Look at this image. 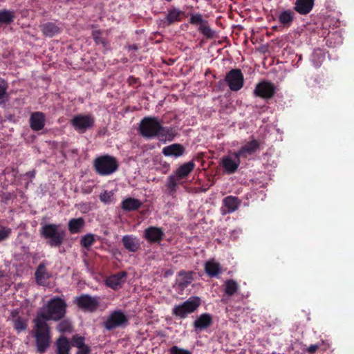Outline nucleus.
<instances>
[{
    "label": "nucleus",
    "mask_w": 354,
    "mask_h": 354,
    "mask_svg": "<svg viewBox=\"0 0 354 354\" xmlns=\"http://www.w3.org/2000/svg\"><path fill=\"white\" fill-rule=\"evenodd\" d=\"M93 167L100 176H109L116 171L119 167L117 159L110 155H104L95 159Z\"/></svg>",
    "instance_id": "4"
},
{
    "label": "nucleus",
    "mask_w": 354,
    "mask_h": 354,
    "mask_svg": "<svg viewBox=\"0 0 354 354\" xmlns=\"http://www.w3.org/2000/svg\"><path fill=\"white\" fill-rule=\"evenodd\" d=\"M30 127L35 131H39L44 129L46 124V116L43 112L36 111L30 115L29 120Z\"/></svg>",
    "instance_id": "19"
},
{
    "label": "nucleus",
    "mask_w": 354,
    "mask_h": 354,
    "mask_svg": "<svg viewBox=\"0 0 354 354\" xmlns=\"http://www.w3.org/2000/svg\"><path fill=\"white\" fill-rule=\"evenodd\" d=\"M198 30L207 38L211 39L214 36V31L210 28L207 24H203L200 26Z\"/></svg>",
    "instance_id": "39"
},
{
    "label": "nucleus",
    "mask_w": 354,
    "mask_h": 354,
    "mask_svg": "<svg viewBox=\"0 0 354 354\" xmlns=\"http://www.w3.org/2000/svg\"><path fill=\"white\" fill-rule=\"evenodd\" d=\"M195 164L193 161L187 162L180 165L175 174L170 175L167 178V186L171 192H175L180 181L189 176L194 170Z\"/></svg>",
    "instance_id": "5"
},
{
    "label": "nucleus",
    "mask_w": 354,
    "mask_h": 354,
    "mask_svg": "<svg viewBox=\"0 0 354 354\" xmlns=\"http://www.w3.org/2000/svg\"><path fill=\"white\" fill-rule=\"evenodd\" d=\"M319 344H311L306 349V351L310 354H314L319 349Z\"/></svg>",
    "instance_id": "46"
},
{
    "label": "nucleus",
    "mask_w": 354,
    "mask_h": 354,
    "mask_svg": "<svg viewBox=\"0 0 354 354\" xmlns=\"http://www.w3.org/2000/svg\"><path fill=\"white\" fill-rule=\"evenodd\" d=\"M169 354H192V353L187 349L173 346L169 348Z\"/></svg>",
    "instance_id": "43"
},
{
    "label": "nucleus",
    "mask_w": 354,
    "mask_h": 354,
    "mask_svg": "<svg viewBox=\"0 0 354 354\" xmlns=\"http://www.w3.org/2000/svg\"><path fill=\"white\" fill-rule=\"evenodd\" d=\"M129 324L127 316L120 310L113 311L104 323V326L108 330L119 327L127 326Z\"/></svg>",
    "instance_id": "9"
},
{
    "label": "nucleus",
    "mask_w": 354,
    "mask_h": 354,
    "mask_svg": "<svg viewBox=\"0 0 354 354\" xmlns=\"http://www.w3.org/2000/svg\"><path fill=\"white\" fill-rule=\"evenodd\" d=\"M201 304V299L199 297H191L183 303L174 306L172 314L180 319H185L188 315L195 312Z\"/></svg>",
    "instance_id": "6"
},
{
    "label": "nucleus",
    "mask_w": 354,
    "mask_h": 354,
    "mask_svg": "<svg viewBox=\"0 0 354 354\" xmlns=\"http://www.w3.org/2000/svg\"><path fill=\"white\" fill-rule=\"evenodd\" d=\"M189 23L193 25L200 24L201 26L203 24H207V21L203 19L202 15L200 13H196L191 16Z\"/></svg>",
    "instance_id": "41"
},
{
    "label": "nucleus",
    "mask_w": 354,
    "mask_h": 354,
    "mask_svg": "<svg viewBox=\"0 0 354 354\" xmlns=\"http://www.w3.org/2000/svg\"><path fill=\"white\" fill-rule=\"evenodd\" d=\"M92 37L96 44H102L104 46H106L105 39L101 37V31L99 30H93L92 32Z\"/></svg>",
    "instance_id": "42"
},
{
    "label": "nucleus",
    "mask_w": 354,
    "mask_h": 354,
    "mask_svg": "<svg viewBox=\"0 0 354 354\" xmlns=\"http://www.w3.org/2000/svg\"><path fill=\"white\" fill-rule=\"evenodd\" d=\"M85 339L84 337L79 335L78 334L74 335L71 339V346L77 347L79 350L84 349L85 347H90L84 344Z\"/></svg>",
    "instance_id": "35"
},
{
    "label": "nucleus",
    "mask_w": 354,
    "mask_h": 354,
    "mask_svg": "<svg viewBox=\"0 0 354 354\" xmlns=\"http://www.w3.org/2000/svg\"><path fill=\"white\" fill-rule=\"evenodd\" d=\"M39 29L43 35L47 37H53L62 32L61 23L56 21H47L39 25Z\"/></svg>",
    "instance_id": "13"
},
{
    "label": "nucleus",
    "mask_w": 354,
    "mask_h": 354,
    "mask_svg": "<svg viewBox=\"0 0 354 354\" xmlns=\"http://www.w3.org/2000/svg\"><path fill=\"white\" fill-rule=\"evenodd\" d=\"M225 81L232 91L241 90L244 84V76L241 69L234 68L227 73Z\"/></svg>",
    "instance_id": "11"
},
{
    "label": "nucleus",
    "mask_w": 354,
    "mask_h": 354,
    "mask_svg": "<svg viewBox=\"0 0 354 354\" xmlns=\"http://www.w3.org/2000/svg\"><path fill=\"white\" fill-rule=\"evenodd\" d=\"M11 233V230L8 227H1L0 228V242L7 239Z\"/></svg>",
    "instance_id": "45"
},
{
    "label": "nucleus",
    "mask_w": 354,
    "mask_h": 354,
    "mask_svg": "<svg viewBox=\"0 0 354 354\" xmlns=\"http://www.w3.org/2000/svg\"><path fill=\"white\" fill-rule=\"evenodd\" d=\"M95 242V235L93 234H87L81 238L80 245L84 248L89 249Z\"/></svg>",
    "instance_id": "36"
},
{
    "label": "nucleus",
    "mask_w": 354,
    "mask_h": 354,
    "mask_svg": "<svg viewBox=\"0 0 354 354\" xmlns=\"http://www.w3.org/2000/svg\"><path fill=\"white\" fill-rule=\"evenodd\" d=\"M23 328H24V329H25V328H26V325H25V324H24V323Z\"/></svg>",
    "instance_id": "51"
},
{
    "label": "nucleus",
    "mask_w": 354,
    "mask_h": 354,
    "mask_svg": "<svg viewBox=\"0 0 354 354\" xmlns=\"http://www.w3.org/2000/svg\"><path fill=\"white\" fill-rule=\"evenodd\" d=\"M183 15L184 12L178 9L173 8L169 10L166 17L168 25H171L176 21H180L181 16Z\"/></svg>",
    "instance_id": "32"
},
{
    "label": "nucleus",
    "mask_w": 354,
    "mask_h": 354,
    "mask_svg": "<svg viewBox=\"0 0 354 354\" xmlns=\"http://www.w3.org/2000/svg\"><path fill=\"white\" fill-rule=\"evenodd\" d=\"M41 235L46 240L48 245L57 248L63 243L66 231L62 229L59 225L48 223L41 227Z\"/></svg>",
    "instance_id": "3"
},
{
    "label": "nucleus",
    "mask_w": 354,
    "mask_h": 354,
    "mask_svg": "<svg viewBox=\"0 0 354 354\" xmlns=\"http://www.w3.org/2000/svg\"><path fill=\"white\" fill-rule=\"evenodd\" d=\"M57 329L60 333H70L73 330L71 323L67 320H62L57 325Z\"/></svg>",
    "instance_id": "38"
},
{
    "label": "nucleus",
    "mask_w": 354,
    "mask_h": 354,
    "mask_svg": "<svg viewBox=\"0 0 354 354\" xmlns=\"http://www.w3.org/2000/svg\"><path fill=\"white\" fill-rule=\"evenodd\" d=\"M194 274L193 271H185L183 270L179 271L176 279V284L178 289L180 291H183L187 288L193 281Z\"/></svg>",
    "instance_id": "18"
},
{
    "label": "nucleus",
    "mask_w": 354,
    "mask_h": 354,
    "mask_svg": "<svg viewBox=\"0 0 354 354\" xmlns=\"http://www.w3.org/2000/svg\"><path fill=\"white\" fill-rule=\"evenodd\" d=\"M10 319L17 332L22 331V310L20 308L13 310Z\"/></svg>",
    "instance_id": "30"
},
{
    "label": "nucleus",
    "mask_w": 354,
    "mask_h": 354,
    "mask_svg": "<svg viewBox=\"0 0 354 354\" xmlns=\"http://www.w3.org/2000/svg\"><path fill=\"white\" fill-rule=\"evenodd\" d=\"M26 176H28L30 177H34L35 176V171L32 172H28L26 174Z\"/></svg>",
    "instance_id": "50"
},
{
    "label": "nucleus",
    "mask_w": 354,
    "mask_h": 354,
    "mask_svg": "<svg viewBox=\"0 0 354 354\" xmlns=\"http://www.w3.org/2000/svg\"><path fill=\"white\" fill-rule=\"evenodd\" d=\"M315 0H296L294 10L300 15H306L311 12Z\"/></svg>",
    "instance_id": "23"
},
{
    "label": "nucleus",
    "mask_w": 354,
    "mask_h": 354,
    "mask_svg": "<svg viewBox=\"0 0 354 354\" xmlns=\"http://www.w3.org/2000/svg\"><path fill=\"white\" fill-rule=\"evenodd\" d=\"M204 270L207 276L211 278L218 277L223 272L221 264L214 259L205 263Z\"/></svg>",
    "instance_id": "21"
},
{
    "label": "nucleus",
    "mask_w": 354,
    "mask_h": 354,
    "mask_svg": "<svg viewBox=\"0 0 354 354\" xmlns=\"http://www.w3.org/2000/svg\"><path fill=\"white\" fill-rule=\"evenodd\" d=\"M57 354H70L71 344L67 337H60L56 342Z\"/></svg>",
    "instance_id": "31"
},
{
    "label": "nucleus",
    "mask_w": 354,
    "mask_h": 354,
    "mask_svg": "<svg viewBox=\"0 0 354 354\" xmlns=\"http://www.w3.org/2000/svg\"><path fill=\"white\" fill-rule=\"evenodd\" d=\"M212 324V317L209 313L201 315L194 322V326L196 330H203L207 329Z\"/></svg>",
    "instance_id": "24"
},
{
    "label": "nucleus",
    "mask_w": 354,
    "mask_h": 354,
    "mask_svg": "<svg viewBox=\"0 0 354 354\" xmlns=\"http://www.w3.org/2000/svg\"><path fill=\"white\" fill-rule=\"evenodd\" d=\"M113 194L111 192L104 191L100 195V199L104 203H110L112 201Z\"/></svg>",
    "instance_id": "44"
},
{
    "label": "nucleus",
    "mask_w": 354,
    "mask_h": 354,
    "mask_svg": "<svg viewBox=\"0 0 354 354\" xmlns=\"http://www.w3.org/2000/svg\"><path fill=\"white\" fill-rule=\"evenodd\" d=\"M142 205V203L139 199L129 197L122 201L121 207L126 212H132L138 210Z\"/></svg>",
    "instance_id": "26"
},
{
    "label": "nucleus",
    "mask_w": 354,
    "mask_h": 354,
    "mask_svg": "<svg viewBox=\"0 0 354 354\" xmlns=\"http://www.w3.org/2000/svg\"><path fill=\"white\" fill-rule=\"evenodd\" d=\"M34 335L37 352L44 354L46 352L51 342L50 328L47 322L40 319H34Z\"/></svg>",
    "instance_id": "2"
},
{
    "label": "nucleus",
    "mask_w": 354,
    "mask_h": 354,
    "mask_svg": "<svg viewBox=\"0 0 354 354\" xmlns=\"http://www.w3.org/2000/svg\"><path fill=\"white\" fill-rule=\"evenodd\" d=\"M176 134V133L175 129L169 127H162V125L161 124L160 129V131H158V136L171 141L174 139Z\"/></svg>",
    "instance_id": "33"
},
{
    "label": "nucleus",
    "mask_w": 354,
    "mask_h": 354,
    "mask_svg": "<svg viewBox=\"0 0 354 354\" xmlns=\"http://www.w3.org/2000/svg\"><path fill=\"white\" fill-rule=\"evenodd\" d=\"M185 151V147L178 143H174L165 147L162 150V153L165 156H171L174 158L182 156Z\"/></svg>",
    "instance_id": "22"
},
{
    "label": "nucleus",
    "mask_w": 354,
    "mask_h": 354,
    "mask_svg": "<svg viewBox=\"0 0 354 354\" xmlns=\"http://www.w3.org/2000/svg\"><path fill=\"white\" fill-rule=\"evenodd\" d=\"M223 203L224 207L227 209L226 213H232L239 208L241 201L236 196H228L224 198Z\"/></svg>",
    "instance_id": "28"
},
{
    "label": "nucleus",
    "mask_w": 354,
    "mask_h": 354,
    "mask_svg": "<svg viewBox=\"0 0 354 354\" xmlns=\"http://www.w3.org/2000/svg\"><path fill=\"white\" fill-rule=\"evenodd\" d=\"M165 236V232L161 227L151 226L146 228L144 231V237L151 243H160L163 240Z\"/></svg>",
    "instance_id": "14"
},
{
    "label": "nucleus",
    "mask_w": 354,
    "mask_h": 354,
    "mask_svg": "<svg viewBox=\"0 0 354 354\" xmlns=\"http://www.w3.org/2000/svg\"><path fill=\"white\" fill-rule=\"evenodd\" d=\"M241 163V158L237 156L232 158L230 156H224L220 165L223 168L225 173L228 174H234L238 169Z\"/></svg>",
    "instance_id": "17"
},
{
    "label": "nucleus",
    "mask_w": 354,
    "mask_h": 354,
    "mask_svg": "<svg viewBox=\"0 0 354 354\" xmlns=\"http://www.w3.org/2000/svg\"><path fill=\"white\" fill-rule=\"evenodd\" d=\"M71 124L75 131L83 133L94 126L95 118L91 114H78L71 120Z\"/></svg>",
    "instance_id": "8"
},
{
    "label": "nucleus",
    "mask_w": 354,
    "mask_h": 354,
    "mask_svg": "<svg viewBox=\"0 0 354 354\" xmlns=\"http://www.w3.org/2000/svg\"><path fill=\"white\" fill-rule=\"evenodd\" d=\"M7 88L6 82L0 78V104L4 103V98L7 96Z\"/></svg>",
    "instance_id": "40"
},
{
    "label": "nucleus",
    "mask_w": 354,
    "mask_h": 354,
    "mask_svg": "<svg viewBox=\"0 0 354 354\" xmlns=\"http://www.w3.org/2000/svg\"><path fill=\"white\" fill-rule=\"evenodd\" d=\"M122 242L124 248L129 252H135L140 247L139 240L131 235H124Z\"/></svg>",
    "instance_id": "25"
},
{
    "label": "nucleus",
    "mask_w": 354,
    "mask_h": 354,
    "mask_svg": "<svg viewBox=\"0 0 354 354\" xmlns=\"http://www.w3.org/2000/svg\"><path fill=\"white\" fill-rule=\"evenodd\" d=\"M91 349L90 347H85L84 349L79 350L77 354H90Z\"/></svg>",
    "instance_id": "47"
},
{
    "label": "nucleus",
    "mask_w": 354,
    "mask_h": 354,
    "mask_svg": "<svg viewBox=\"0 0 354 354\" xmlns=\"http://www.w3.org/2000/svg\"><path fill=\"white\" fill-rule=\"evenodd\" d=\"M259 147L260 142L259 140L252 139L243 145L237 151H235L233 155L240 158H247L248 156L254 154Z\"/></svg>",
    "instance_id": "15"
},
{
    "label": "nucleus",
    "mask_w": 354,
    "mask_h": 354,
    "mask_svg": "<svg viewBox=\"0 0 354 354\" xmlns=\"http://www.w3.org/2000/svg\"><path fill=\"white\" fill-rule=\"evenodd\" d=\"M239 289L238 283L233 279H227L225 282V293L232 296Z\"/></svg>",
    "instance_id": "34"
},
{
    "label": "nucleus",
    "mask_w": 354,
    "mask_h": 354,
    "mask_svg": "<svg viewBox=\"0 0 354 354\" xmlns=\"http://www.w3.org/2000/svg\"><path fill=\"white\" fill-rule=\"evenodd\" d=\"M295 12L292 10H283L278 12L277 17L280 26L283 28H289L295 19Z\"/></svg>",
    "instance_id": "20"
},
{
    "label": "nucleus",
    "mask_w": 354,
    "mask_h": 354,
    "mask_svg": "<svg viewBox=\"0 0 354 354\" xmlns=\"http://www.w3.org/2000/svg\"><path fill=\"white\" fill-rule=\"evenodd\" d=\"M276 92L277 88L273 83L263 80L256 84L253 94L255 97L268 100L272 99Z\"/></svg>",
    "instance_id": "10"
},
{
    "label": "nucleus",
    "mask_w": 354,
    "mask_h": 354,
    "mask_svg": "<svg viewBox=\"0 0 354 354\" xmlns=\"http://www.w3.org/2000/svg\"><path fill=\"white\" fill-rule=\"evenodd\" d=\"M127 277V272H119L107 277L105 283L111 289L118 290L122 288V284L126 281Z\"/></svg>",
    "instance_id": "16"
},
{
    "label": "nucleus",
    "mask_w": 354,
    "mask_h": 354,
    "mask_svg": "<svg viewBox=\"0 0 354 354\" xmlns=\"http://www.w3.org/2000/svg\"><path fill=\"white\" fill-rule=\"evenodd\" d=\"M66 307V303L63 299L53 297L41 308L35 319L45 322L50 320L59 321L65 316Z\"/></svg>",
    "instance_id": "1"
},
{
    "label": "nucleus",
    "mask_w": 354,
    "mask_h": 354,
    "mask_svg": "<svg viewBox=\"0 0 354 354\" xmlns=\"http://www.w3.org/2000/svg\"><path fill=\"white\" fill-rule=\"evenodd\" d=\"M12 12L7 10H0V24H10L13 21Z\"/></svg>",
    "instance_id": "37"
},
{
    "label": "nucleus",
    "mask_w": 354,
    "mask_h": 354,
    "mask_svg": "<svg viewBox=\"0 0 354 354\" xmlns=\"http://www.w3.org/2000/svg\"><path fill=\"white\" fill-rule=\"evenodd\" d=\"M171 273L169 272H166V274H171Z\"/></svg>",
    "instance_id": "52"
},
{
    "label": "nucleus",
    "mask_w": 354,
    "mask_h": 354,
    "mask_svg": "<svg viewBox=\"0 0 354 354\" xmlns=\"http://www.w3.org/2000/svg\"><path fill=\"white\" fill-rule=\"evenodd\" d=\"M129 50H138V46L137 44H131L128 46Z\"/></svg>",
    "instance_id": "49"
},
{
    "label": "nucleus",
    "mask_w": 354,
    "mask_h": 354,
    "mask_svg": "<svg viewBox=\"0 0 354 354\" xmlns=\"http://www.w3.org/2000/svg\"><path fill=\"white\" fill-rule=\"evenodd\" d=\"M35 277L37 284L44 286L49 278V274L46 271V266L44 263H40L35 272Z\"/></svg>",
    "instance_id": "27"
},
{
    "label": "nucleus",
    "mask_w": 354,
    "mask_h": 354,
    "mask_svg": "<svg viewBox=\"0 0 354 354\" xmlns=\"http://www.w3.org/2000/svg\"><path fill=\"white\" fill-rule=\"evenodd\" d=\"M85 225L84 219L82 217L77 218H71L68 223V228L71 234L80 233Z\"/></svg>",
    "instance_id": "29"
},
{
    "label": "nucleus",
    "mask_w": 354,
    "mask_h": 354,
    "mask_svg": "<svg viewBox=\"0 0 354 354\" xmlns=\"http://www.w3.org/2000/svg\"><path fill=\"white\" fill-rule=\"evenodd\" d=\"M6 277V272L3 270H0V286H2V283L3 282V279Z\"/></svg>",
    "instance_id": "48"
},
{
    "label": "nucleus",
    "mask_w": 354,
    "mask_h": 354,
    "mask_svg": "<svg viewBox=\"0 0 354 354\" xmlns=\"http://www.w3.org/2000/svg\"><path fill=\"white\" fill-rule=\"evenodd\" d=\"M78 307L85 311L95 312L100 305L99 297L88 295H82L76 299Z\"/></svg>",
    "instance_id": "12"
},
{
    "label": "nucleus",
    "mask_w": 354,
    "mask_h": 354,
    "mask_svg": "<svg viewBox=\"0 0 354 354\" xmlns=\"http://www.w3.org/2000/svg\"><path fill=\"white\" fill-rule=\"evenodd\" d=\"M161 123L156 117H145L140 124V133L147 138L158 136L160 129Z\"/></svg>",
    "instance_id": "7"
}]
</instances>
